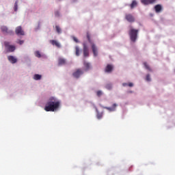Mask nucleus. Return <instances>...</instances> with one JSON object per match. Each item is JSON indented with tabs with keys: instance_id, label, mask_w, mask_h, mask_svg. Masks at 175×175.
<instances>
[{
	"instance_id": "nucleus-1",
	"label": "nucleus",
	"mask_w": 175,
	"mask_h": 175,
	"mask_svg": "<svg viewBox=\"0 0 175 175\" xmlns=\"http://www.w3.org/2000/svg\"><path fill=\"white\" fill-rule=\"evenodd\" d=\"M61 105V100L58 98L51 96L46 101L44 109L45 111H57Z\"/></svg>"
},
{
	"instance_id": "nucleus-2",
	"label": "nucleus",
	"mask_w": 175,
	"mask_h": 175,
	"mask_svg": "<svg viewBox=\"0 0 175 175\" xmlns=\"http://www.w3.org/2000/svg\"><path fill=\"white\" fill-rule=\"evenodd\" d=\"M137 33H139V29H131L129 31L130 39L133 43L137 40Z\"/></svg>"
},
{
	"instance_id": "nucleus-3",
	"label": "nucleus",
	"mask_w": 175,
	"mask_h": 175,
	"mask_svg": "<svg viewBox=\"0 0 175 175\" xmlns=\"http://www.w3.org/2000/svg\"><path fill=\"white\" fill-rule=\"evenodd\" d=\"M87 38L89 42L92 44V50L94 54V57H98V46L94 43L91 42V38H90V35H87Z\"/></svg>"
},
{
	"instance_id": "nucleus-4",
	"label": "nucleus",
	"mask_w": 175,
	"mask_h": 175,
	"mask_svg": "<svg viewBox=\"0 0 175 175\" xmlns=\"http://www.w3.org/2000/svg\"><path fill=\"white\" fill-rule=\"evenodd\" d=\"M1 31L3 35H10V36H13V35H14V31H13V30H9V29L5 25L1 27Z\"/></svg>"
},
{
	"instance_id": "nucleus-5",
	"label": "nucleus",
	"mask_w": 175,
	"mask_h": 175,
	"mask_svg": "<svg viewBox=\"0 0 175 175\" xmlns=\"http://www.w3.org/2000/svg\"><path fill=\"white\" fill-rule=\"evenodd\" d=\"M4 45L8 53H13L16 50V46L14 45H10V42H5Z\"/></svg>"
},
{
	"instance_id": "nucleus-6",
	"label": "nucleus",
	"mask_w": 175,
	"mask_h": 175,
	"mask_svg": "<svg viewBox=\"0 0 175 175\" xmlns=\"http://www.w3.org/2000/svg\"><path fill=\"white\" fill-rule=\"evenodd\" d=\"M15 33L17 36H24L25 35V32L23 30V27L21 26H18L15 29Z\"/></svg>"
},
{
	"instance_id": "nucleus-7",
	"label": "nucleus",
	"mask_w": 175,
	"mask_h": 175,
	"mask_svg": "<svg viewBox=\"0 0 175 175\" xmlns=\"http://www.w3.org/2000/svg\"><path fill=\"white\" fill-rule=\"evenodd\" d=\"M83 57H87L90 56V49H88V45H87V43L83 42Z\"/></svg>"
},
{
	"instance_id": "nucleus-8",
	"label": "nucleus",
	"mask_w": 175,
	"mask_h": 175,
	"mask_svg": "<svg viewBox=\"0 0 175 175\" xmlns=\"http://www.w3.org/2000/svg\"><path fill=\"white\" fill-rule=\"evenodd\" d=\"M84 73V70L82 69H78L77 71L73 72V76L75 77V79H79Z\"/></svg>"
},
{
	"instance_id": "nucleus-9",
	"label": "nucleus",
	"mask_w": 175,
	"mask_h": 175,
	"mask_svg": "<svg viewBox=\"0 0 175 175\" xmlns=\"http://www.w3.org/2000/svg\"><path fill=\"white\" fill-rule=\"evenodd\" d=\"M125 18L129 23H133L135 21V17L131 14H126Z\"/></svg>"
},
{
	"instance_id": "nucleus-10",
	"label": "nucleus",
	"mask_w": 175,
	"mask_h": 175,
	"mask_svg": "<svg viewBox=\"0 0 175 175\" xmlns=\"http://www.w3.org/2000/svg\"><path fill=\"white\" fill-rule=\"evenodd\" d=\"M8 59L10 64H16L17 63V57L13 55L8 56Z\"/></svg>"
},
{
	"instance_id": "nucleus-11",
	"label": "nucleus",
	"mask_w": 175,
	"mask_h": 175,
	"mask_svg": "<svg viewBox=\"0 0 175 175\" xmlns=\"http://www.w3.org/2000/svg\"><path fill=\"white\" fill-rule=\"evenodd\" d=\"M83 66L85 68L83 70V72H88V70H90V69H91V64L90 63H88L87 62H83Z\"/></svg>"
},
{
	"instance_id": "nucleus-12",
	"label": "nucleus",
	"mask_w": 175,
	"mask_h": 175,
	"mask_svg": "<svg viewBox=\"0 0 175 175\" xmlns=\"http://www.w3.org/2000/svg\"><path fill=\"white\" fill-rule=\"evenodd\" d=\"M117 107V104L114 103L113 104L112 107H104V109H106L108 110V111H116Z\"/></svg>"
},
{
	"instance_id": "nucleus-13",
	"label": "nucleus",
	"mask_w": 175,
	"mask_h": 175,
	"mask_svg": "<svg viewBox=\"0 0 175 175\" xmlns=\"http://www.w3.org/2000/svg\"><path fill=\"white\" fill-rule=\"evenodd\" d=\"M50 43L52 44L53 46L57 47V49H61V44L58 41L55 40H50Z\"/></svg>"
},
{
	"instance_id": "nucleus-14",
	"label": "nucleus",
	"mask_w": 175,
	"mask_h": 175,
	"mask_svg": "<svg viewBox=\"0 0 175 175\" xmlns=\"http://www.w3.org/2000/svg\"><path fill=\"white\" fill-rule=\"evenodd\" d=\"M154 2H155V0H141V3H143V5H150L154 3Z\"/></svg>"
},
{
	"instance_id": "nucleus-15",
	"label": "nucleus",
	"mask_w": 175,
	"mask_h": 175,
	"mask_svg": "<svg viewBox=\"0 0 175 175\" xmlns=\"http://www.w3.org/2000/svg\"><path fill=\"white\" fill-rule=\"evenodd\" d=\"M94 109H96V111L97 113L96 117L98 120H102V117H103V113H99V111H98V108H96V107H94Z\"/></svg>"
},
{
	"instance_id": "nucleus-16",
	"label": "nucleus",
	"mask_w": 175,
	"mask_h": 175,
	"mask_svg": "<svg viewBox=\"0 0 175 175\" xmlns=\"http://www.w3.org/2000/svg\"><path fill=\"white\" fill-rule=\"evenodd\" d=\"M154 10L156 13H161V11L162 10V6L159 4L154 6Z\"/></svg>"
},
{
	"instance_id": "nucleus-17",
	"label": "nucleus",
	"mask_w": 175,
	"mask_h": 175,
	"mask_svg": "<svg viewBox=\"0 0 175 175\" xmlns=\"http://www.w3.org/2000/svg\"><path fill=\"white\" fill-rule=\"evenodd\" d=\"M111 70H113V66L108 64L105 68V72L107 73H110V72H111Z\"/></svg>"
},
{
	"instance_id": "nucleus-18",
	"label": "nucleus",
	"mask_w": 175,
	"mask_h": 175,
	"mask_svg": "<svg viewBox=\"0 0 175 175\" xmlns=\"http://www.w3.org/2000/svg\"><path fill=\"white\" fill-rule=\"evenodd\" d=\"M33 80H36V81H38L39 80H42V75H40L39 74H36L33 75Z\"/></svg>"
},
{
	"instance_id": "nucleus-19",
	"label": "nucleus",
	"mask_w": 175,
	"mask_h": 175,
	"mask_svg": "<svg viewBox=\"0 0 175 175\" xmlns=\"http://www.w3.org/2000/svg\"><path fill=\"white\" fill-rule=\"evenodd\" d=\"M34 55H35V57H36L37 58H42V57H44V55H41V54H40V51H35Z\"/></svg>"
},
{
	"instance_id": "nucleus-20",
	"label": "nucleus",
	"mask_w": 175,
	"mask_h": 175,
	"mask_svg": "<svg viewBox=\"0 0 175 175\" xmlns=\"http://www.w3.org/2000/svg\"><path fill=\"white\" fill-rule=\"evenodd\" d=\"M137 6V1L136 0H133L132 3L130 4L131 9H133Z\"/></svg>"
},
{
	"instance_id": "nucleus-21",
	"label": "nucleus",
	"mask_w": 175,
	"mask_h": 175,
	"mask_svg": "<svg viewBox=\"0 0 175 175\" xmlns=\"http://www.w3.org/2000/svg\"><path fill=\"white\" fill-rule=\"evenodd\" d=\"M18 10V0H16L14 4V12Z\"/></svg>"
},
{
	"instance_id": "nucleus-22",
	"label": "nucleus",
	"mask_w": 175,
	"mask_h": 175,
	"mask_svg": "<svg viewBox=\"0 0 175 175\" xmlns=\"http://www.w3.org/2000/svg\"><path fill=\"white\" fill-rule=\"evenodd\" d=\"M75 55H77V57L80 55V48L79 46H75Z\"/></svg>"
},
{
	"instance_id": "nucleus-23",
	"label": "nucleus",
	"mask_w": 175,
	"mask_h": 175,
	"mask_svg": "<svg viewBox=\"0 0 175 175\" xmlns=\"http://www.w3.org/2000/svg\"><path fill=\"white\" fill-rule=\"evenodd\" d=\"M106 90H108L109 91H111V90H113V84L108 83L105 85Z\"/></svg>"
},
{
	"instance_id": "nucleus-24",
	"label": "nucleus",
	"mask_w": 175,
	"mask_h": 175,
	"mask_svg": "<svg viewBox=\"0 0 175 175\" xmlns=\"http://www.w3.org/2000/svg\"><path fill=\"white\" fill-rule=\"evenodd\" d=\"M66 62V60L65 59H62V58L59 59V65H64Z\"/></svg>"
},
{
	"instance_id": "nucleus-25",
	"label": "nucleus",
	"mask_w": 175,
	"mask_h": 175,
	"mask_svg": "<svg viewBox=\"0 0 175 175\" xmlns=\"http://www.w3.org/2000/svg\"><path fill=\"white\" fill-rule=\"evenodd\" d=\"M55 28H56V32H57V33H61L62 32V30L61 29V27H59V26L56 25Z\"/></svg>"
},
{
	"instance_id": "nucleus-26",
	"label": "nucleus",
	"mask_w": 175,
	"mask_h": 175,
	"mask_svg": "<svg viewBox=\"0 0 175 175\" xmlns=\"http://www.w3.org/2000/svg\"><path fill=\"white\" fill-rule=\"evenodd\" d=\"M96 95L98 97L102 96V95H103V92H102V90H98L96 92Z\"/></svg>"
},
{
	"instance_id": "nucleus-27",
	"label": "nucleus",
	"mask_w": 175,
	"mask_h": 175,
	"mask_svg": "<svg viewBox=\"0 0 175 175\" xmlns=\"http://www.w3.org/2000/svg\"><path fill=\"white\" fill-rule=\"evenodd\" d=\"M144 67L146 68V69H147V70H151V68H150V66H148V64H147L146 62L144 63Z\"/></svg>"
},
{
	"instance_id": "nucleus-28",
	"label": "nucleus",
	"mask_w": 175,
	"mask_h": 175,
	"mask_svg": "<svg viewBox=\"0 0 175 175\" xmlns=\"http://www.w3.org/2000/svg\"><path fill=\"white\" fill-rule=\"evenodd\" d=\"M61 16V14H59V11H55V17H59Z\"/></svg>"
},
{
	"instance_id": "nucleus-29",
	"label": "nucleus",
	"mask_w": 175,
	"mask_h": 175,
	"mask_svg": "<svg viewBox=\"0 0 175 175\" xmlns=\"http://www.w3.org/2000/svg\"><path fill=\"white\" fill-rule=\"evenodd\" d=\"M146 81H151V77H150V74H148L146 75Z\"/></svg>"
},
{
	"instance_id": "nucleus-30",
	"label": "nucleus",
	"mask_w": 175,
	"mask_h": 175,
	"mask_svg": "<svg viewBox=\"0 0 175 175\" xmlns=\"http://www.w3.org/2000/svg\"><path fill=\"white\" fill-rule=\"evenodd\" d=\"M39 29H40V23H38V25L35 28V31L37 32Z\"/></svg>"
},
{
	"instance_id": "nucleus-31",
	"label": "nucleus",
	"mask_w": 175,
	"mask_h": 175,
	"mask_svg": "<svg viewBox=\"0 0 175 175\" xmlns=\"http://www.w3.org/2000/svg\"><path fill=\"white\" fill-rule=\"evenodd\" d=\"M72 39H73L74 42H75V43H79V40L77 39V38L73 36V37H72Z\"/></svg>"
},
{
	"instance_id": "nucleus-32",
	"label": "nucleus",
	"mask_w": 175,
	"mask_h": 175,
	"mask_svg": "<svg viewBox=\"0 0 175 175\" xmlns=\"http://www.w3.org/2000/svg\"><path fill=\"white\" fill-rule=\"evenodd\" d=\"M18 44H24V40H19L18 42Z\"/></svg>"
},
{
	"instance_id": "nucleus-33",
	"label": "nucleus",
	"mask_w": 175,
	"mask_h": 175,
	"mask_svg": "<svg viewBox=\"0 0 175 175\" xmlns=\"http://www.w3.org/2000/svg\"><path fill=\"white\" fill-rule=\"evenodd\" d=\"M122 85H123V87H128L129 83H123Z\"/></svg>"
},
{
	"instance_id": "nucleus-34",
	"label": "nucleus",
	"mask_w": 175,
	"mask_h": 175,
	"mask_svg": "<svg viewBox=\"0 0 175 175\" xmlns=\"http://www.w3.org/2000/svg\"><path fill=\"white\" fill-rule=\"evenodd\" d=\"M128 87H133V83H129Z\"/></svg>"
},
{
	"instance_id": "nucleus-35",
	"label": "nucleus",
	"mask_w": 175,
	"mask_h": 175,
	"mask_svg": "<svg viewBox=\"0 0 175 175\" xmlns=\"http://www.w3.org/2000/svg\"><path fill=\"white\" fill-rule=\"evenodd\" d=\"M133 92H132V91H129V94H132Z\"/></svg>"
},
{
	"instance_id": "nucleus-36",
	"label": "nucleus",
	"mask_w": 175,
	"mask_h": 175,
	"mask_svg": "<svg viewBox=\"0 0 175 175\" xmlns=\"http://www.w3.org/2000/svg\"><path fill=\"white\" fill-rule=\"evenodd\" d=\"M76 1H77V0H73V2H76Z\"/></svg>"
}]
</instances>
